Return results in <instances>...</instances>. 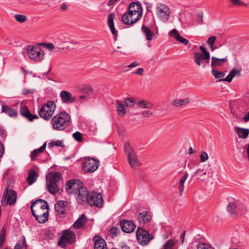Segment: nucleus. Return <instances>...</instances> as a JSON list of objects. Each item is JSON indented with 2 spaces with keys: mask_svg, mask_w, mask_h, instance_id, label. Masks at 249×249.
<instances>
[{
  "mask_svg": "<svg viewBox=\"0 0 249 249\" xmlns=\"http://www.w3.org/2000/svg\"><path fill=\"white\" fill-rule=\"evenodd\" d=\"M31 212L36 220L39 223H44L48 220L49 205L43 199L34 201L31 207Z\"/></svg>",
  "mask_w": 249,
  "mask_h": 249,
  "instance_id": "obj_1",
  "label": "nucleus"
},
{
  "mask_svg": "<svg viewBox=\"0 0 249 249\" xmlns=\"http://www.w3.org/2000/svg\"><path fill=\"white\" fill-rule=\"evenodd\" d=\"M71 121V116L66 111H62L52 118L51 124L54 130L62 131L70 125Z\"/></svg>",
  "mask_w": 249,
  "mask_h": 249,
  "instance_id": "obj_2",
  "label": "nucleus"
},
{
  "mask_svg": "<svg viewBox=\"0 0 249 249\" xmlns=\"http://www.w3.org/2000/svg\"><path fill=\"white\" fill-rule=\"evenodd\" d=\"M61 178V173L58 172L50 173L46 176L47 190L52 194L55 195L59 190L58 183Z\"/></svg>",
  "mask_w": 249,
  "mask_h": 249,
  "instance_id": "obj_3",
  "label": "nucleus"
},
{
  "mask_svg": "<svg viewBox=\"0 0 249 249\" xmlns=\"http://www.w3.org/2000/svg\"><path fill=\"white\" fill-rule=\"evenodd\" d=\"M76 235L74 232L70 230H64L58 241V245L62 248H65L68 245H71L75 240Z\"/></svg>",
  "mask_w": 249,
  "mask_h": 249,
  "instance_id": "obj_4",
  "label": "nucleus"
},
{
  "mask_svg": "<svg viewBox=\"0 0 249 249\" xmlns=\"http://www.w3.org/2000/svg\"><path fill=\"white\" fill-rule=\"evenodd\" d=\"M55 108V103L52 101H49L42 106L38 111L39 115L41 118L48 120L52 117Z\"/></svg>",
  "mask_w": 249,
  "mask_h": 249,
  "instance_id": "obj_5",
  "label": "nucleus"
},
{
  "mask_svg": "<svg viewBox=\"0 0 249 249\" xmlns=\"http://www.w3.org/2000/svg\"><path fill=\"white\" fill-rule=\"evenodd\" d=\"M228 201L229 203L227 206V210L230 214L233 217L241 215L243 206L240 201L232 198H229Z\"/></svg>",
  "mask_w": 249,
  "mask_h": 249,
  "instance_id": "obj_6",
  "label": "nucleus"
},
{
  "mask_svg": "<svg viewBox=\"0 0 249 249\" xmlns=\"http://www.w3.org/2000/svg\"><path fill=\"white\" fill-rule=\"evenodd\" d=\"M124 150L127 155V160L131 167L134 169H136L140 163L138 159L137 155L128 142L124 143Z\"/></svg>",
  "mask_w": 249,
  "mask_h": 249,
  "instance_id": "obj_7",
  "label": "nucleus"
},
{
  "mask_svg": "<svg viewBox=\"0 0 249 249\" xmlns=\"http://www.w3.org/2000/svg\"><path fill=\"white\" fill-rule=\"evenodd\" d=\"M29 57L36 62H39L44 59V51L37 46L29 45L27 48Z\"/></svg>",
  "mask_w": 249,
  "mask_h": 249,
  "instance_id": "obj_8",
  "label": "nucleus"
},
{
  "mask_svg": "<svg viewBox=\"0 0 249 249\" xmlns=\"http://www.w3.org/2000/svg\"><path fill=\"white\" fill-rule=\"evenodd\" d=\"M156 11L159 19L164 21H167L169 19L171 11L167 5L159 3L157 5Z\"/></svg>",
  "mask_w": 249,
  "mask_h": 249,
  "instance_id": "obj_9",
  "label": "nucleus"
},
{
  "mask_svg": "<svg viewBox=\"0 0 249 249\" xmlns=\"http://www.w3.org/2000/svg\"><path fill=\"white\" fill-rule=\"evenodd\" d=\"M87 203L91 206H95L98 208L102 207L103 204L102 195L100 193L95 192L89 193Z\"/></svg>",
  "mask_w": 249,
  "mask_h": 249,
  "instance_id": "obj_10",
  "label": "nucleus"
},
{
  "mask_svg": "<svg viewBox=\"0 0 249 249\" xmlns=\"http://www.w3.org/2000/svg\"><path fill=\"white\" fill-rule=\"evenodd\" d=\"M136 237L138 243L142 246L148 244L149 241L153 238L152 237H150L147 231L140 227L137 230Z\"/></svg>",
  "mask_w": 249,
  "mask_h": 249,
  "instance_id": "obj_11",
  "label": "nucleus"
},
{
  "mask_svg": "<svg viewBox=\"0 0 249 249\" xmlns=\"http://www.w3.org/2000/svg\"><path fill=\"white\" fill-rule=\"evenodd\" d=\"M210 55L202 54V53L196 52L194 54V61L198 66H202L205 68L209 64Z\"/></svg>",
  "mask_w": 249,
  "mask_h": 249,
  "instance_id": "obj_12",
  "label": "nucleus"
},
{
  "mask_svg": "<svg viewBox=\"0 0 249 249\" xmlns=\"http://www.w3.org/2000/svg\"><path fill=\"white\" fill-rule=\"evenodd\" d=\"M99 162L93 158H89L83 163V170L86 173H92L97 169Z\"/></svg>",
  "mask_w": 249,
  "mask_h": 249,
  "instance_id": "obj_13",
  "label": "nucleus"
},
{
  "mask_svg": "<svg viewBox=\"0 0 249 249\" xmlns=\"http://www.w3.org/2000/svg\"><path fill=\"white\" fill-rule=\"evenodd\" d=\"M82 186L81 182L79 180H70L66 184V190L69 194L76 195Z\"/></svg>",
  "mask_w": 249,
  "mask_h": 249,
  "instance_id": "obj_14",
  "label": "nucleus"
},
{
  "mask_svg": "<svg viewBox=\"0 0 249 249\" xmlns=\"http://www.w3.org/2000/svg\"><path fill=\"white\" fill-rule=\"evenodd\" d=\"M128 12L137 16L136 20H139L142 17V7L136 2H133L129 4Z\"/></svg>",
  "mask_w": 249,
  "mask_h": 249,
  "instance_id": "obj_15",
  "label": "nucleus"
},
{
  "mask_svg": "<svg viewBox=\"0 0 249 249\" xmlns=\"http://www.w3.org/2000/svg\"><path fill=\"white\" fill-rule=\"evenodd\" d=\"M120 226L123 232L128 233L133 232L136 228V225L132 221L127 220H121Z\"/></svg>",
  "mask_w": 249,
  "mask_h": 249,
  "instance_id": "obj_16",
  "label": "nucleus"
},
{
  "mask_svg": "<svg viewBox=\"0 0 249 249\" xmlns=\"http://www.w3.org/2000/svg\"><path fill=\"white\" fill-rule=\"evenodd\" d=\"M94 249H107L105 240L100 236L96 235L92 239Z\"/></svg>",
  "mask_w": 249,
  "mask_h": 249,
  "instance_id": "obj_17",
  "label": "nucleus"
},
{
  "mask_svg": "<svg viewBox=\"0 0 249 249\" xmlns=\"http://www.w3.org/2000/svg\"><path fill=\"white\" fill-rule=\"evenodd\" d=\"M60 97L62 102L65 104H71L75 101V98L72 97L71 93L67 90L61 91Z\"/></svg>",
  "mask_w": 249,
  "mask_h": 249,
  "instance_id": "obj_18",
  "label": "nucleus"
},
{
  "mask_svg": "<svg viewBox=\"0 0 249 249\" xmlns=\"http://www.w3.org/2000/svg\"><path fill=\"white\" fill-rule=\"evenodd\" d=\"M136 16H134V15L127 11L122 15V21L125 24L131 25L138 21L136 20Z\"/></svg>",
  "mask_w": 249,
  "mask_h": 249,
  "instance_id": "obj_19",
  "label": "nucleus"
},
{
  "mask_svg": "<svg viewBox=\"0 0 249 249\" xmlns=\"http://www.w3.org/2000/svg\"><path fill=\"white\" fill-rule=\"evenodd\" d=\"M89 194V193L88 192L87 188L82 186L77 194L78 195V201L80 203L85 201L87 202Z\"/></svg>",
  "mask_w": 249,
  "mask_h": 249,
  "instance_id": "obj_20",
  "label": "nucleus"
},
{
  "mask_svg": "<svg viewBox=\"0 0 249 249\" xmlns=\"http://www.w3.org/2000/svg\"><path fill=\"white\" fill-rule=\"evenodd\" d=\"M20 114L30 121L38 118L37 115H33L26 106H21L19 110Z\"/></svg>",
  "mask_w": 249,
  "mask_h": 249,
  "instance_id": "obj_21",
  "label": "nucleus"
},
{
  "mask_svg": "<svg viewBox=\"0 0 249 249\" xmlns=\"http://www.w3.org/2000/svg\"><path fill=\"white\" fill-rule=\"evenodd\" d=\"M67 204V202L66 201L60 200L55 204L54 209L57 214L60 216H63L65 213V207Z\"/></svg>",
  "mask_w": 249,
  "mask_h": 249,
  "instance_id": "obj_22",
  "label": "nucleus"
},
{
  "mask_svg": "<svg viewBox=\"0 0 249 249\" xmlns=\"http://www.w3.org/2000/svg\"><path fill=\"white\" fill-rule=\"evenodd\" d=\"M198 177L201 181H205L208 178L207 172L204 169L199 168L197 169L191 176V178Z\"/></svg>",
  "mask_w": 249,
  "mask_h": 249,
  "instance_id": "obj_23",
  "label": "nucleus"
},
{
  "mask_svg": "<svg viewBox=\"0 0 249 249\" xmlns=\"http://www.w3.org/2000/svg\"><path fill=\"white\" fill-rule=\"evenodd\" d=\"M115 14L113 13H110L107 16V24L111 32L112 35L116 36H117V31L116 30L114 24V18Z\"/></svg>",
  "mask_w": 249,
  "mask_h": 249,
  "instance_id": "obj_24",
  "label": "nucleus"
},
{
  "mask_svg": "<svg viewBox=\"0 0 249 249\" xmlns=\"http://www.w3.org/2000/svg\"><path fill=\"white\" fill-rule=\"evenodd\" d=\"M241 75V71L237 68H233L229 73V74L224 79L219 80V81H227L229 83L232 81V78L235 76H239Z\"/></svg>",
  "mask_w": 249,
  "mask_h": 249,
  "instance_id": "obj_25",
  "label": "nucleus"
},
{
  "mask_svg": "<svg viewBox=\"0 0 249 249\" xmlns=\"http://www.w3.org/2000/svg\"><path fill=\"white\" fill-rule=\"evenodd\" d=\"M228 61L227 57L223 58H218L214 56L212 57V62L211 66L213 69L217 66H222Z\"/></svg>",
  "mask_w": 249,
  "mask_h": 249,
  "instance_id": "obj_26",
  "label": "nucleus"
},
{
  "mask_svg": "<svg viewBox=\"0 0 249 249\" xmlns=\"http://www.w3.org/2000/svg\"><path fill=\"white\" fill-rule=\"evenodd\" d=\"M142 31L148 41L152 40L155 36L153 32L147 26L143 25L142 27Z\"/></svg>",
  "mask_w": 249,
  "mask_h": 249,
  "instance_id": "obj_27",
  "label": "nucleus"
},
{
  "mask_svg": "<svg viewBox=\"0 0 249 249\" xmlns=\"http://www.w3.org/2000/svg\"><path fill=\"white\" fill-rule=\"evenodd\" d=\"M124 107L125 106L121 101L117 100L116 101V107L117 114L122 117H124L126 114V109Z\"/></svg>",
  "mask_w": 249,
  "mask_h": 249,
  "instance_id": "obj_28",
  "label": "nucleus"
},
{
  "mask_svg": "<svg viewBox=\"0 0 249 249\" xmlns=\"http://www.w3.org/2000/svg\"><path fill=\"white\" fill-rule=\"evenodd\" d=\"M234 130L240 138L246 139L249 135V129L248 128L235 127Z\"/></svg>",
  "mask_w": 249,
  "mask_h": 249,
  "instance_id": "obj_29",
  "label": "nucleus"
},
{
  "mask_svg": "<svg viewBox=\"0 0 249 249\" xmlns=\"http://www.w3.org/2000/svg\"><path fill=\"white\" fill-rule=\"evenodd\" d=\"M151 219V216L149 213L143 211L139 213L138 220L141 223L143 224L149 222Z\"/></svg>",
  "mask_w": 249,
  "mask_h": 249,
  "instance_id": "obj_30",
  "label": "nucleus"
},
{
  "mask_svg": "<svg viewBox=\"0 0 249 249\" xmlns=\"http://www.w3.org/2000/svg\"><path fill=\"white\" fill-rule=\"evenodd\" d=\"M86 217L84 214H82L74 223L73 226L76 229L84 227L87 222Z\"/></svg>",
  "mask_w": 249,
  "mask_h": 249,
  "instance_id": "obj_31",
  "label": "nucleus"
},
{
  "mask_svg": "<svg viewBox=\"0 0 249 249\" xmlns=\"http://www.w3.org/2000/svg\"><path fill=\"white\" fill-rule=\"evenodd\" d=\"M2 112L5 113L10 117H14L18 115V112L16 110L5 105H3L2 106Z\"/></svg>",
  "mask_w": 249,
  "mask_h": 249,
  "instance_id": "obj_32",
  "label": "nucleus"
},
{
  "mask_svg": "<svg viewBox=\"0 0 249 249\" xmlns=\"http://www.w3.org/2000/svg\"><path fill=\"white\" fill-rule=\"evenodd\" d=\"M37 178V173L34 169H31L29 171L27 181L29 185H32L36 180Z\"/></svg>",
  "mask_w": 249,
  "mask_h": 249,
  "instance_id": "obj_33",
  "label": "nucleus"
},
{
  "mask_svg": "<svg viewBox=\"0 0 249 249\" xmlns=\"http://www.w3.org/2000/svg\"><path fill=\"white\" fill-rule=\"evenodd\" d=\"M7 202L9 204H14L17 198L16 192L14 190H10L7 194Z\"/></svg>",
  "mask_w": 249,
  "mask_h": 249,
  "instance_id": "obj_34",
  "label": "nucleus"
},
{
  "mask_svg": "<svg viewBox=\"0 0 249 249\" xmlns=\"http://www.w3.org/2000/svg\"><path fill=\"white\" fill-rule=\"evenodd\" d=\"M190 102V99L189 98H186L183 99H176L172 101L171 104L176 107H179L188 104Z\"/></svg>",
  "mask_w": 249,
  "mask_h": 249,
  "instance_id": "obj_35",
  "label": "nucleus"
},
{
  "mask_svg": "<svg viewBox=\"0 0 249 249\" xmlns=\"http://www.w3.org/2000/svg\"><path fill=\"white\" fill-rule=\"evenodd\" d=\"M188 177V173L187 171L184 172L183 175L180 178L178 186V190L180 194H182L184 191V183Z\"/></svg>",
  "mask_w": 249,
  "mask_h": 249,
  "instance_id": "obj_36",
  "label": "nucleus"
},
{
  "mask_svg": "<svg viewBox=\"0 0 249 249\" xmlns=\"http://www.w3.org/2000/svg\"><path fill=\"white\" fill-rule=\"evenodd\" d=\"M46 147V142H45L39 148L35 149L31 153V159L32 160H35L36 156L39 154L42 153Z\"/></svg>",
  "mask_w": 249,
  "mask_h": 249,
  "instance_id": "obj_37",
  "label": "nucleus"
},
{
  "mask_svg": "<svg viewBox=\"0 0 249 249\" xmlns=\"http://www.w3.org/2000/svg\"><path fill=\"white\" fill-rule=\"evenodd\" d=\"M137 106L142 108H151L153 107V104L145 100H141L137 103Z\"/></svg>",
  "mask_w": 249,
  "mask_h": 249,
  "instance_id": "obj_38",
  "label": "nucleus"
},
{
  "mask_svg": "<svg viewBox=\"0 0 249 249\" xmlns=\"http://www.w3.org/2000/svg\"><path fill=\"white\" fill-rule=\"evenodd\" d=\"M216 40V37L214 36H210L207 41V44L209 46V47L212 51H214L216 48V46H214L213 44Z\"/></svg>",
  "mask_w": 249,
  "mask_h": 249,
  "instance_id": "obj_39",
  "label": "nucleus"
},
{
  "mask_svg": "<svg viewBox=\"0 0 249 249\" xmlns=\"http://www.w3.org/2000/svg\"><path fill=\"white\" fill-rule=\"evenodd\" d=\"M124 104L126 107H133L135 104V101L133 98H127L124 100Z\"/></svg>",
  "mask_w": 249,
  "mask_h": 249,
  "instance_id": "obj_40",
  "label": "nucleus"
},
{
  "mask_svg": "<svg viewBox=\"0 0 249 249\" xmlns=\"http://www.w3.org/2000/svg\"><path fill=\"white\" fill-rule=\"evenodd\" d=\"M26 243L25 240H20L16 244L15 249H26Z\"/></svg>",
  "mask_w": 249,
  "mask_h": 249,
  "instance_id": "obj_41",
  "label": "nucleus"
},
{
  "mask_svg": "<svg viewBox=\"0 0 249 249\" xmlns=\"http://www.w3.org/2000/svg\"><path fill=\"white\" fill-rule=\"evenodd\" d=\"M212 73L215 78H223L225 75V72H220L217 70H214V69H212Z\"/></svg>",
  "mask_w": 249,
  "mask_h": 249,
  "instance_id": "obj_42",
  "label": "nucleus"
},
{
  "mask_svg": "<svg viewBox=\"0 0 249 249\" xmlns=\"http://www.w3.org/2000/svg\"><path fill=\"white\" fill-rule=\"evenodd\" d=\"M73 138L78 142H82L83 138L82 134L79 131H76L72 134Z\"/></svg>",
  "mask_w": 249,
  "mask_h": 249,
  "instance_id": "obj_43",
  "label": "nucleus"
},
{
  "mask_svg": "<svg viewBox=\"0 0 249 249\" xmlns=\"http://www.w3.org/2000/svg\"><path fill=\"white\" fill-rule=\"evenodd\" d=\"M15 18L18 22H19L20 23H23L27 19V17L26 16L20 14L15 15Z\"/></svg>",
  "mask_w": 249,
  "mask_h": 249,
  "instance_id": "obj_44",
  "label": "nucleus"
},
{
  "mask_svg": "<svg viewBox=\"0 0 249 249\" xmlns=\"http://www.w3.org/2000/svg\"><path fill=\"white\" fill-rule=\"evenodd\" d=\"M53 146L63 147L62 141H59V140H57L56 141H52L49 143V147H53Z\"/></svg>",
  "mask_w": 249,
  "mask_h": 249,
  "instance_id": "obj_45",
  "label": "nucleus"
},
{
  "mask_svg": "<svg viewBox=\"0 0 249 249\" xmlns=\"http://www.w3.org/2000/svg\"><path fill=\"white\" fill-rule=\"evenodd\" d=\"M197 249H214L213 247L204 243H199L197 246Z\"/></svg>",
  "mask_w": 249,
  "mask_h": 249,
  "instance_id": "obj_46",
  "label": "nucleus"
},
{
  "mask_svg": "<svg viewBox=\"0 0 249 249\" xmlns=\"http://www.w3.org/2000/svg\"><path fill=\"white\" fill-rule=\"evenodd\" d=\"M176 39L185 45H188L189 42L188 40L182 37V36H181L179 35L177 36Z\"/></svg>",
  "mask_w": 249,
  "mask_h": 249,
  "instance_id": "obj_47",
  "label": "nucleus"
},
{
  "mask_svg": "<svg viewBox=\"0 0 249 249\" xmlns=\"http://www.w3.org/2000/svg\"><path fill=\"white\" fill-rule=\"evenodd\" d=\"M209 159L208 154L206 152H201L200 155V161L202 162L206 161Z\"/></svg>",
  "mask_w": 249,
  "mask_h": 249,
  "instance_id": "obj_48",
  "label": "nucleus"
},
{
  "mask_svg": "<svg viewBox=\"0 0 249 249\" xmlns=\"http://www.w3.org/2000/svg\"><path fill=\"white\" fill-rule=\"evenodd\" d=\"M120 232V230L119 228L113 227L110 230V234L113 236L117 235L118 232Z\"/></svg>",
  "mask_w": 249,
  "mask_h": 249,
  "instance_id": "obj_49",
  "label": "nucleus"
},
{
  "mask_svg": "<svg viewBox=\"0 0 249 249\" xmlns=\"http://www.w3.org/2000/svg\"><path fill=\"white\" fill-rule=\"evenodd\" d=\"M41 45L50 51H52L54 48V45L52 43H42Z\"/></svg>",
  "mask_w": 249,
  "mask_h": 249,
  "instance_id": "obj_50",
  "label": "nucleus"
},
{
  "mask_svg": "<svg viewBox=\"0 0 249 249\" xmlns=\"http://www.w3.org/2000/svg\"><path fill=\"white\" fill-rule=\"evenodd\" d=\"M230 1L233 3L234 5L236 6H240V5H244L245 6H247V4H245L243 1L240 0H230Z\"/></svg>",
  "mask_w": 249,
  "mask_h": 249,
  "instance_id": "obj_51",
  "label": "nucleus"
},
{
  "mask_svg": "<svg viewBox=\"0 0 249 249\" xmlns=\"http://www.w3.org/2000/svg\"><path fill=\"white\" fill-rule=\"evenodd\" d=\"M142 115L144 117H148L151 116L152 115V112L150 110L143 111L141 113Z\"/></svg>",
  "mask_w": 249,
  "mask_h": 249,
  "instance_id": "obj_52",
  "label": "nucleus"
},
{
  "mask_svg": "<svg viewBox=\"0 0 249 249\" xmlns=\"http://www.w3.org/2000/svg\"><path fill=\"white\" fill-rule=\"evenodd\" d=\"M196 20L198 24H201L203 22V14L202 13H198L197 16Z\"/></svg>",
  "mask_w": 249,
  "mask_h": 249,
  "instance_id": "obj_53",
  "label": "nucleus"
},
{
  "mask_svg": "<svg viewBox=\"0 0 249 249\" xmlns=\"http://www.w3.org/2000/svg\"><path fill=\"white\" fill-rule=\"evenodd\" d=\"M199 49L202 51V54H206V55H210V53L208 51H207L205 48L203 46H200Z\"/></svg>",
  "mask_w": 249,
  "mask_h": 249,
  "instance_id": "obj_54",
  "label": "nucleus"
},
{
  "mask_svg": "<svg viewBox=\"0 0 249 249\" xmlns=\"http://www.w3.org/2000/svg\"><path fill=\"white\" fill-rule=\"evenodd\" d=\"M34 90L28 89H23L22 90V94L24 95H28L30 94Z\"/></svg>",
  "mask_w": 249,
  "mask_h": 249,
  "instance_id": "obj_55",
  "label": "nucleus"
},
{
  "mask_svg": "<svg viewBox=\"0 0 249 249\" xmlns=\"http://www.w3.org/2000/svg\"><path fill=\"white\" fill-rule=\"evenodd\" d=\"M5 137V130L0 126V141H1Z\"/></svg>",
  "mask_w": 249,
  "mask_h": 249,
  "instance_id": "obj_56",
  "label": "nucleus"
},
{
  "mask_svg": "<svg viewBox=\"0 0 249 249\" xmlns=\"http://www.w3.org/2000/svg\"><path fill=\"white\" fill-rule=\"evenodd\" d=\"M143 68H140L137 69V70L135 72V73L137 75H141L143 74Z\"/></svg>",
  "mask_w": 249,
  "mask_h": 249,
  "instance_id": "obj_57",
  "label": "nucleus"
},
{
  "mask_svg": "<svg viewBox=\"0 0 249 249\" xmlns=\"http://www.w3.org/2000/svg\"><path fill=\"white\" fill-rule=\"evenodd\" d=\"M242 121L245 123L249 122V111L243 118Z\"/></svg>",
  "mask_w": 249,
  "mask_h": 249,
  "instance_id": "obj_58",
  "label": "nucleus"
},
{
  "mask_svg": "<svg viewBox=\"0 0 249 249\" xmlns=\"http://www.w3.org/2000/svg\"><path fill=\"white\" fill-rule=\"evenodd\" d=\"M4 240L5 237L4 235L0 234V247L3 245Z\"/></svg>",
  "mask_w": 249,
  "mask_h": 249,
  "instance_id": "obj_59",
  "label": "nucleus"
},
{
  "mask_svg": "<svg viewBox=\"0 0 249 249\" xmlns=\"http://www.w3.org/2000/svg\"><path fill=\"white\" fill-rule=\"evenodd\" d=\"M139 65V63L137 61H134L131 64L129 65L127 67L128 68H134Z\"/></svg>",
  "mask_w": 249,
  "mask_h": 249,
  "instance_id": "obj_60",
  "label": "nucleus"
},
{
  "mask_svg": "<svg viewBox=\"0 0 249 249\" xmlns=\"http://www.w3.org/2000/svg\"><path fill=\"white\" fill-rule=\"evenodd\" d=\"M170 34L171 35V34H174V37L176 39V36L177 35H179L178 33V31L174 29L173 30H172L170 32Z\"/></svg>",
  "mask_w": 249,
  "mask_h": 249,
  "instance_id": "obj_61",
  "label": "nucleus"
},
{
  "mask_svg": "<svg viewBox=\"0 0 249 249\" xmlns=\"http://www.w3.org/2000/svg\"><path fill=\"white\" fill-rule=\"evenodd\" d=\"M119 0H109L107 3V6H111L114 4L116 2L119 1Z\"/></svg>",
  "mask_w": 249,
  "mask_h": 249,
  "instance_id": "obj_62",
  "label": "nucleus"
},
{
  "mask_svg": "<svg viewBox=\"0 0 249 249\" xmlns=\"http://www.w3.org/2000/svg\"><path fill=\"white\" fill-rule=\"evenodd\" d=\"M84 91L87 93H91L92 92V89L90 87H88L84 89Z\"/></svg>",
  "mask_w": 249,
  "mask_h": 249,
  "instance_id": "obj_63",
  "label": "nucleus"
},
{
  "mask_svg": "<svg viewBox=\"0 0 249 249\" xmlns=\"http://www.w3.org/2000/svg\"><path fill=\"white\" fill-rule=\"evenodd\" d=\"M185 232H184L180 235V241L181 243H182V244L184 242V238H185Z\"/></svg>",
  "mask_w": 249,
  "mask_h": 249,
  "instance_id": "obj_64",
  "label": "nucleus"
}]
</instances>
